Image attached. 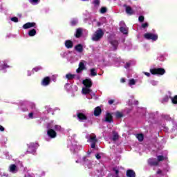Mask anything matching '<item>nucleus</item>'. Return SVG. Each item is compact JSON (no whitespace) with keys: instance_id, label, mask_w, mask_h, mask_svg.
Listing matches in <instances>:
<instances>
[{"instance_id":"nucleus-26","label":"nucleus","mask_w":177,"mask_h":177,"mask_svg":"<svg viewBox=\"0 0 177 177\" xmlns=\"http://www.w3.org/2000/svg\"><path fill=\"white\" fill-rule=\"evenodd\" d=\"M10 172H15V171H16V166H15V165H11L10 166Z\"/></svg>"},{"instance_id":"nucleus-1","label":"nucleus","mask_w":177,"mask_h":177,"mask_svg":"<svg viewBox=\"0 0 177 177\" xmlns=\"http://www.w3.org/2000/svg\"><path fill=\"white\" fill-rule=\"evenodd\" d=\"M104 34V33L102 29H98L93 35V41H100L102 37H103Z\"/></svg>"},{"instance_id":"nucleus-11","label":"nucleus","mask_w":177,"mask_h":177,"mask_svg":"<svg viewBox=\"0 0 177 177\" xmlns=\"http://www.w3.org/2000/svg\"><path fill=\"white\" fill-rule=\"evenodd\" d=\"M47 133L50 138H56V131H55L53 129H49L47 131Z\"/></svg>"},{"instance_id":"nucleus-43","label":"nucleus","mask_w":177,"mask_h":177,"mask_svg":"<svg viewBox=\"0 0 177 177\" xmlns=\"http://www.w3.org/2000/svg\"><path fill=\"white\" fill-rule=\"evenodd\" d=\"M72 24L73 26H75V24H77V21H73Z\"/></svg>"},{"instance_id":"nucleus-14","label":"nucleus","mask_w":177,"mask_h":177,"mask_svg":"<svg viewBox=\"0 0 177 177\" xmlns=\"http://www.w3.org/2000/svg\"><path fill=\"white\" fill-rule=\"evenodd\" d=\"M125 8L127 15H133V10H132V8L128 6H125Z\"/></svg>"},{"instance_id":"nucleus-32","label":"nucleus","mask_w":177,"mask_h":177,"mask_svg":"<svg viewBox=\"0 0 177 177\" xmlns=\"http://www.w3.org/2000/svg\"><path fill=\"white\" fill-rule=\"evenodd\" d=\"M55 131H62V127H60L59 125H55Z\"/></svg>"},{"instance_id":"nucleus-23","label":"nucleus","mask_w":177,"mask_h":177,"mask_svg":"<svg viewBox=\"0 0 177 177\" xmlns=\"http://www.w3.org/2000/svg\"><path fill=\"white\" fill-rule=\"evenodd\" d=\"M118 138H120V136H118V133L113 132V140L115 142V140H118Z\"/></svg>"},{"instance_id":"nucleus-22","label":"nucleus","mask_w":177,"mask_h":177,"mask_svg":"<svg viewBox=\"0 0 177 177\" xmlns=\"http://www.w3.org/2000/svg\"><path fill=\"white\" fill-rule=\"evenodd\" d=\"M91 89L90 88H82V93H84V95H86L88 93H89L91 92Z\"/></svg>"},{"instance_id":"nucleus-33","label":"nucleus","mask_w":177,"mask_h":177,"mask_svg":"<svg viewBox=\"0 0 177 177\" xmlns=\"http://www.w3.org/2000/svg\"><path fill=\"white\" fill-rule=\"evenodd\" d=\"M11 21H14L15 23H17L19 21V19L17 17H12L11 18Z\"/></svg>"},{"instance_id":"nucleus-36","label":"nucleus","mask_w":177,"mask_h":177,"mask_svg":"<svg viewBox=\"0 0 177 177\" xmlns=\"http://www.w3.org/2000/svg\"><path fill=\"white\" fill-rule=\"evenodd\" d=\"M148 26H149V24H147V23H145V24H142L143 28H146V27H148Z\"/></svg>"},{"instance_id":"nucleus-18","label":"nucleus","mask_w":177,"mask_h":177,"mask_svg":"<svg viewBox=\"0 0 177 177\" xmlns=\"http://www.w3.org/2000/svg\"><path fill=\"white\" fill-rule=\"evenodd\" d=\"M73 41H70V40H67L65 42V46L68 48V49H70V48H73Z\"/></svg>"},{"instance_id":"nucleus-28","label":"nucleus","mask_w":177,"mask_h":177,"mask_svg":"<svg viewBox=\"0 0 177 177\" xmlns=\"http://www.w3.org/2000/svg\"><path fill=\"white\" fill-rule=\"evenodd\" d=\"M75 77V75H71V74H67L66 75V78L68 80H73Z\"/></svg>"},{"instance_id":"nucleus-46","label":"nucleus","mask_w":177,"mask_h":177,"mask_svg":"<svg viewBox=\"0 0 177 177\" xmlns=\"http://www.w3.org/2000/svg\"><path fill=\"white\" fill-rule=\"evenodd\" d=\"M145 75H147V77H150V73H145Z\"/></svg>"},{"instance_id":"nucleus-21","label":"nucleus","mask_w":177,"mask_h":177,"mask_svg":"<svg viewBox=\"0 0 177 177\" xmlns=\"http://www.w3.org/2000/svg\"><path fill=\"white\" fill-rule=\"evenodd\" d=\"M136 138L139 140V142H143V139H144L143 134H137Z\"/></svg>"},{"instance_id":"nucleus-20","label":"nucleus","mask_w":177,"mask_h":177,"mask_svg":"<svg viewBox=\"0 0 177 177\" xmlns=\"http://www.w3.org/2000/svg\"><path fill=\"white\" fill-rule=\"evenodd\" d=\"M35 34H37V31L35 30V29H32L28 32V35L30 37H34V35H35Z\"/></svg>"},{"instance_id":"nucleus-6","label":"nucleus","mask_w":177,"mask_h":177,"mask_svg":"<svg viewBox=\"0 0 177 177\" xmlns=\"http://www.w3.org/2000/svg\"><path fill=\"white\" fill-rule=\"evenodd\" d=\"M83 84L86 86V88H91L92 86V81H91V79H86L83 81Z\"/></svg>"},{"instance_id":"nucleus-37","label":"nucleus","mask_w":177,"mask_h":177,"mask_svg":"<svg viewBox=\"0 0 177 177\" xmlns=\"http://www.w3.org/2000/svg\"><path fill=\"white\" fill-rule=\"evenodd\" d=\"M113 171H115V174H116V176H118L119 174V171L118 169H113Z\"/></svg>"},{"instance_id":"nucleus-24","label":"nucleus","mask_w":177,"mask_h":177,"mask_svg":"<svg viewBox=\"0 0 177 177\" xmlns=\"http://www.w3.org/2000/svg\"><path fill=\"white\" fill-rule=\"evenodd\" d=\"M77 117L80 120H86V116H85V115H84L83 113H79L77 115Z\"/></svg>"},{"instance_id":"nucleus-5","label":"nucleus","mask_w":177,"mask_h":177,"mask_svg":"<svg viewBox=\"0 0 177 177\" xmlns=\"http://www.w3.org/2000/svg\"><path fill=\"white\" fill-rule=\"evenodd\" d=\"M120 26H121V27L120 28V31L123 34H125V35L128 34V28H127V25H125V23L121 22Z\"/></svg>"},{"instance_id":"nucleus-13","label":"nucleus","mask_w":177,"mask_h":177,"mask_svg":"<svg viewBox=\"0 0 177 177\" xmlns=\"http://www.w3.org/2000/svg\"><path fill=\"white\" fill-rule=\"evenodd\" d=\"M101 113H102V109H100V107L97 106L95 108V109L94 111V115H95V117H97V115H100Z\"/></svg>"},{"instance_id":"nucleus-10","label":"nucleus","mask_w":177,"mask_h":177,"mask_svg":"<svg viewBox=\"0 0 177 177\" xmlns=\"http://www.w3.org/2000/svg\"><path fill=\"white\" fill-rule=\"evenodd\" d=\"M106 122H113V116L110 113H107L105 117Z\"/></svg>"},{"instance_id":"nucleus-48","label":"nucleus","mask_w":177,"mask_h":177,"mask_svg":"<svg viewBox=\"0 0 177 177\" xmlns=\"http://www.w3.org/2000/svg\"><path fill=\"white\" fill-rule=\"evenodd\" d=\"M121 81H122V82H125V80H124V79H122Z\"/></svg>"},{"instance_id":"nucleus-30","label":"nucleus","mask_w":177,"mask_h":177,"mask_svg":"<svg viewBox=\"0 0 177 177\" xmlns=\"http://www.w3.org/2000/svg\"><path fill=\"white\" fill-rule=\"evenodd\" d=\"M171 100L172 103H174V104H177V95L174 96V97L172 98Z\"/></svg>"},{"instance_id":"nucleus-39","label":"nucleus","mask_w":177,"mask_h":177,"mask_svg":"<svg viewBox=\"0 0 177 177\" xmlns=\"http://www.w3.org/2000/svg\"><path fill=\"white\" fill-rule=\"evenodd\" d=\"M30 2L32 3H38V0H30Z\"/></svg>"},{"instance_id":"nucleus-19","label":"nucleus","mask_w":177,"mask_h":177,"mask_svg":"<svg viewBox=\"0 0 177 177\" xmlns=\"http://www.w3.org/2000/svg\"><path fill=\"white\" fill-rule=\"evenodd\" d=\"M127 175L128 177H135V171L133 170H128L127 171Z\"/></svg>"},{"instance_id":"nucleus-2","label":"nucleus","mask_w":177,"mask_h":177,"mask_svg":"<svg viewBox=\"0 0 177 177\" xmlns=\"http://www.w3.org/2000/svg\"><path fill=\"white\" fill-rule=\"evenodd\" d=\"M88 141L91 143V148L95 149V147H96V143L97 142V139H96V135L91 134L89 136Z\"/></svg>"},{"instance_id":"nucleus-9","label":"nucleus","mask_w":177,"mask_h":177,"mask_svg":"<svg viewBox=\"0 0 177 177\" xmlns=\"http://www.w3.org/2000/svg\"><path fill=\"white\" fill-rule=\"evenodd\" d=\"M50 82V78L49 77H45L42 81V85L44 86H46V85H49V83Z\"/></svg>"},{"instance_id":"nucleus-25","label":"nucleus","mask_w":177,"mask_h":177,"mask_svg":"<svg viewBox=\"0 0 177 177\" xmlns=\"http://www.w3.org/2000/svg\"><path fill=\"white\" fill-rule=\"evenodd\" d=\"M91 75H92V77L97 75V73H96V70L95 68L91 69Z\"/></svg>"},{"instance_id":"nucleus-27","label":"nucleus","mask_w":177,"mask_h":177,"mask_svg":"<svg viewBox=\"0 0 177 177\" xmlns=\"http://www.w3.org/2000/svg\"><path fill=\"white\" fill-rule=\"evenodd\" d=\"M157 158H158V162H160V161H164V160L165 159V157H164V156H158Z\"/></svg>"},{"instance_id":"nucleus-31","label":"nucleus","mask_w":177,"mask_h":177,"mask_svg":"<svg viewBox=\"0 0 177 177\" xmlns=\"http://www.w3.org/2000/svg\"><path fill=\"white\" fill-rule=\"evenodd\" d=\"M106 12H107V8H106L105 7H102L100 10L101 13H106Z\"/></svg>"},{"instance_id":"nucleus-8","label":"nucleus","mask_w":177,"mask_h":177,"mask_svg":"<svg viewBox=\"0 0 177 177\" xmlns=\"http://www.w3.org/2000/svg\"><path fill=\"white\" fill-rule=\"evenodd\" d=\"M82 70H85V64L84 62H80L79 64V68L77 69V73H81Z\"/></svg>"},{"instance_id":"nucleus-45","label":"nucleus","mask_w":177,"mask_h":177,"mask_svg":"<svg viewBox=\"0 0 177 177\" xmlns=\"http://www.w3.org/2000/svg\"><path fill=\"white\" fill-rule=\"evenodd\" d=\"M32 115H33L32 113H29V117H30V118H32Z\"/></svg>"},{"instance_id":"nucleus-29","label":"nucleus","mask_w":177,"mask_h":177,"mask_svg":"<svg viewBox=\"0 0 177 177\" xmlns=\"http://www.w3.org/2000/svg\"><path fill=\"white\" fill-rule=\"evenodd\" d=\"M115 115L117 118H121L122 117V113L120 112H116Z\"/></svg>"},{"instance_id":"nucleus-4","label":"nucleus","mask_w":177,"mask_h":177,"mask_svg":"<svg viewBox=\"0 0 177 177\" xmlns=\"http://www.w3.org/2000/svg\"><path fill=\"white\" fill-rule=\"evenodd\" d=\"M151 74H158L159 75H164L165 74V69L164 68H155L151 70Z\"/></svg>"},{"instance_id":"nucleus-3","label":"nucleus","mask_w":177,"mask_h":177,"mask_svg":"<svg viewBox=\"0 0 177 177\" xmlns=\"http://www.w3.org/2000/svg\"><path fill=\"white\" fill-rule=\"evenodd\" d=\"M145 38L146 39H152V41H157L158 36L157 35H154L153 33H146L144 35Z\"/></svg>"},{"instance_id":"nucleus-38","label":"nucleus","mask_w":177,"mask_h":177,"mask_svg":"<svg viewBox=\"0 0 177 177\" xmlns=\"http://www.w3.org/2000/svg\"><path fill=\"white\" fill-rule=\"evenodd\" d=\"M94 3L95 5H99V3H100V1L99 0H95V1H94Z\"/></svg>"},{"instance_id":"nucleus-41","label":"nucleus","mask_w":177,"mask_h":177,"mask_svg":"<svg viewBox=\"0 0 177 177\" xmlns=\"http://www.w3.org/2000/svg\"><path fill=\"white\" fill-rule=\"evenodd\" d=\"M0 131L1 132H3V131H5V128H3V127H2V126H0Z\"/></svg>"},{"instance_id":"nucleus-17","label":"nucleus","mask_w":177,"mask_h":177,"mask_svg":"<svg viewBox=\"0 0 177 177\" xmlns=\"http://www.w3.org/2000/svg\"><path fill=\"white\" fill-rule=\"evenodd\" d=\"M75 49L80 53H82V51L84 50V48H82V45H81V44H78L77 46H76L75 47Z\"/></svg>"},{"instance_id":"nucleus-42","label":"nucleus","mask_w":177,"mask_h":177,"mask_svg":"<svg viewBox=\"0 0 177 177\" xmlns=\"http://www.w3.org/2000/svg\"><path fill=\"white\" fill-rule=\"evenodd\" d=\"M109 104H113V103H114V100H111L109 101Z\"/></svg>"},{"instance_id":"nucleus-12","label":"nucleus","mask_w":177,"mask_h":177,"mask_svg":"<svg viewBox=\"0 0 177 177\" xmlns=\"http://www.w3.org/2000/svg\"><path fill=\"white\" fill-rule=\"evenodd\" d=\"M148 164H149V165L156 167V166L158 165V162L156 161V160H154V159H149L148 160Z\"/></svg>"},{"instance_id":"nucleus-16","label":"nucleus","mask_w":177,"mask_h":177,"mask_svg":"<svg viewBox=\"0 0 177 177\" xmlns=\"http://www.w3.org/2000/svg\"><path fill=\"white\" fill-rule=\"evenodd\" d=\"M82 35V28L77 29L76 34H75L76 38H80V37H81Z\"/></svg>"},{"instance_id":"nucleus-40","label":"nucleus","mask_w":177,"mask_h":177,"mask_svg":"<svg viewBox=\"0 0 177 177\" xmlns=\"http://www.w3.org/2000/svg\"><path fill=\"white\" fill-rule=\"evenodd\" d=\"M95 157H96V158H97V160H100V158H102V156H100V155H99V154H97V155L95 156Z\"/></svg>"},{"instance_id":"nucleus-34","label":"nucleus","mask_w":177,"mask_h":177,"mask_svg":"<svg viewBox=\"0 0 177 177\" xmlns=\"http://www.w3.org/2000/svg\"><path fill=\"white\" fill-rule=\"evenodd\" d=\"M139 21H140L141 23L145 21V17L143 16H140L138 18Z\"/></svg>"},{"instance_id":"nucleus-44","label":"nucleus","mask_w":177,"mask_h":177,"mask_svg":"<svg viewBox=\"0 0 177 177\" xmlns=\"http://www.w3.org/2000/svg\"><path fill=\"white\" fill-rule=\"evenodd\" d=\"M129 66H131V64L127 63L125 66V68H128V67H129Z\"/></svg>"},{"instance_id":"nucleus-47","label":"nucleus","mask_w":177,"mask_h":177,"mask_svg":"<svg viewBox=\"0 0 177 177\" xmlns=\"http://www.w3.org/2000/svg\"><path fill=\"white\" fill-rule=\"evenodd\" d=\"M157 174H161V170H158V171H157Z\"/></svg>"},{"instance_id":"nucleus-15","label":"nucleus","mask_w":177,"mask_h":177,"mask_svg":"<svg viewBox=\"0 0 177 177\" xmlns=\"http://www.w3.org/2000/svg\"><path fill=\"white\" fill-rule=\"evenodd\" d=\"M111 44L113 46V50H117V46H118V41H117V40H113L111 41Z\"/></svg>"},{"instance_id":"nucleus-35","label":"nucleus","mask_w":177,"mask_h":177,"mask_svg":"<svg viewBox=\"0 0 177 177\" xmlns=\"http://www.w3.org/2000/svg\"><path fill=\"white\" fill-rule=\"evenodd\" d=\"M135 84H136L135 80L133 79L130 80L129 85H135Z\"/></svg>"},{"instance_id":"nucleus-7","label":"nucleus","mask_w":177,"mask_h":177,"mask_svg":"<svg viewBox=\"0 0 177 177\" xmlns=\"http://www.w3.org/2000/svg\"><path fill=\"white\" fill-rule=\"evenodd\" d=\"M35 23L28 22L23 26V28H24V30H27L28 28H31V27H35Z\"/></svg>"}]
</instances>
